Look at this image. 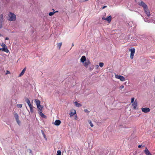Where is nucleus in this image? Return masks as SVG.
<instances>
[{"instance_id":"9b49d317","label":"nucleus","mask_w":155,"mask_h":155,"mask_svg":"<svg viewBox=\"0 0 155 155\" xmlns=\"http://www.w3.org/2000/svg\"><path fill=\"white\" fill-rule=\"evenodd\" d=\"M61 123V121L59 120H57L55 121L54 124L56 126H59Z\"/></svg>"},{"instance_id":"f257e3e1","label":"nucleus","mask_w":155,"mask_h":155,"mask_svg":"<svg viewBox=\"0 0 155 155\" xmlns=\"http://www.w3.org/2000/svg\"><path fill=\"white\" fill-rule=\"evenodd\" d=\"M9 18L8 20L10 21H15L16 20V16L13 13L10 12L8 15Z\"/></svg>"},{"instance_id":"2f4dec72","label":"nucleus","mask_w":155,"mask_h":155,"mask_svg":"<svg viewBox=\"0 0 155 155\" xmlns=\"http://www.w3.org/2000/svg\"><path fill=\"white\" fill-rule=\"evenodd\" d=\"M134 97H132V98H131V102L132 103L134 102Z\"/></svg>"},{"instance_id":"cd10ccee","label":"nucleus","mask_w":155,"mask_h":155,"mask_svg":"<svg viewBox=\"0 0 155 155\" xmlns=\"http://www.w3.org/2000/svg\"><path fill=\"white\" fill-rule=\"evenodd\" d=\"M89 122L90 124V125L91 126V127H93L94 126V125H93V124L92 123L91 121V120H89Z\"/></svg>"},{"instance_id":"e433bc0d","label":"nucleus","mask_w":155,"mask_h":155,"mask_svg":"<svg viewBox=\"0 0 155 155\" xmlns=\"http://www.w3.org/2000/svg\"><path fill=\"white\" fill-rule=\"evenodd\" d=\"M141 146H142V145H139L138 146V147L139 148H141Z\"/></svg>"},{"instance_id":"dca6fc26","label":"nucleus","mask_w":155,"mask_h":155,"mask_svg":"<svg viewBox=\"0 0 155 155\" xmlns=\"http://www.w3.org/2000/svg\"><path fill=\"white\" fill-rule=\"evenodd\" d=\"M111 19L112 17L110 15L106 18V20H107L109 23H110L111 21Z\"/></svg>"},{"instance_id":"5701e85b","label":"nucleus","mask_w":155,"mask_h":155,"mask_svg":"<svg viewBox=\"0 0 155 155\" xmlns=\"http://www.w3.org/2000/svg\"><path fill=\"white\" fill-rule=\"evenodd\" d=\"M43 107V106H41V105H40V106H38V107H37V108L38 110H39V111H41L42 110Z\"/></svg>"},{"instance_id":"58836bf2","label":"nucleus","mask_w":155,"mask_h":155,"mask_svg":"<svg viewBox=\"0 0 155 155\" xmlns=\"http://www.w3.org/2000/svg\"><path fill=\"white\" fill-rule=\"evenodd\" d=\"M9 39V38L8 37H6L5 38V40H8Z\"/></svg>"},{"instance_id":"7c9ffc66","label":"nucleus","mask_w":155,"mask_h":155,"mask_svg":"<svg viewBox=\"0 0 155 155\" xmlns=\"http://www.w3.org/2000/svg\"><path fill=\"white\" fill-rule=\"evenodd\" d=\"M1 46L2 47V48H4V47H6V45L5 44L3 43H2V45H1Z\"/></svg>"},{"instance_id":"c85d7f7f","label":"nucleus","mask_w":155,"mask_h":155,"mask_svg":"<svg viewBox=\"0 0 155 155\" xmlns=\"http://www.w3.org/2000/svg\"><path fill=\"white\" fill-rule=\"evenodd\" d=\"M61 152L60 150H58L57 151V155H61Z\"/></svg>"},{"instance_id":"a211bd4d","label":"nucleus","mask_w":155,"mask_h":155,"mask_svg":"<svg viewBox=\"0 0 155 155\" xmlns=\"http://www.w3.org/2000/svg\"><path fill=\"white\" fill-rule=\"evenodd\" d=\"M30 110V111L31 113L32 114L34 113V110L33 109V108H35L33 106L31 105H30L29 106Z\"/></svg>"},{"instance_id":"393cba45","label":"nucleus","mask_w":155,"mask_h":155,"mask_svg":"<svg viewBox=\"0 0 155 155\" xmlns=\"http://www.w3.org/2000/svg\"><path fill=\"white\" fill-rule=\"evenodd\" d=\"M104 65V64L102 62H100L99 63V65L101 67H102Z\"/></svg>"},{"instance_id":"c9c22d12","label":"nucleus","mask_w":155,"mask_h":155,"mask_svg":"<svg viewBox=\"0 0 155 155\" xmlns=\"http://www.w3.org/2000/svg\"><path fill=\"white\" fill-rule=\"evenodd\" d=\"M107 7V6H103L102 7V9H104V8H106Z\"/></svg>"},{"instance_id":"6e6552de","label":"nucleus","mask_w":155,"mask_h":155,"mask_svg":"<svg viewBox=\"0 0 155 155\" xmlns=\"http://www.w3.org/2000/svg\"><path fill=\"white\" fill-rule=\"evenodd\" d=\"M144 12L148 17L150 16V12L148 9L147 6L146 8H143Z\"/></svg>"},{"instance_id":"0eeeda50","label":"nucleus","mask_w":155,"mask_h":155,"mask_svg":"<svg viewBox=\"0 0 155 155\" xmlns=\"http://www.w3.org/2000/svg\"><path fill=\"white\" fill-rule=\"evenodd\" d=\"M91 64V62L89 60H87L84 63V66L86 68H87L88 67V65Z\"/></svg>"},{"instance_id":"20e7f679","label":"nucleus","mask_w":155,"mask_h":155,"mask_svg":"<svg viewBox=\"0 0 155 155\" xmlns=\"http://www.w3.org/2000/svg\"><path fill=\"white\" fill-rule=\"evenodd\" d=\"M115 77L116 78L120 79V80L121 81H124L125 80V78L124 77L121 75H115Z\"/></svg>"},{"instance_id":"f8f14e48","label":"nucleus","mask_w":155,"mask_h":155,"mask_svg":"<svg viewBox=\"0 0 155 155\" xmlns=\"http://www.w3.org/2000/svg\"><path fill=\"white\" fill-rule=\"evenodd\" d=\"M144 152L147 155H152L147 147H146V149L144 150Z\"/></svg>"},{"instance_id":"a19ab883","label":"nucleus","mask_w":155,"mask_h":155,"mask_svg":"<svg viewBox=\"0 0 155 155\" xmlns=\"http://www.w3.org/2000/svg\"><path fill=\"white\" fill-rule=\"evenodd\" d=\"M96 66L97 68H98L99 67V66L97 65H96Z\"/></svg>"},{"instance_id":"f704fd0d","label":"nucleus","mask_w":155,"mask_h":155,"mask_svg":"<svg viewBox=\"0 0 155 155\" xmlns=\"http://www.w3.org/2000/svg\"><path fill=\"white\" fill-rule=\"evenodd\" d=\"M74 116H75V118H74L75 119V120H77L78 118V117H77V114H76L75 115H74Z\"/></svg>"},{"instance_id":"c03bdc74","label":"nucleus","mask_w":155,"mask_h":155,"mask_svg":"<svg viewBox=\"0 0 155 155\" xmlns=\"http://www.w3.org/2000/svg\"><path fill=\"white\" fill-rule=\"evenodd\" d=\"M88 0H85L84 1H88Z\"/></svg>"},{"instance_id":"79ce46f5","label":"nucleus","mask_w":155,"mask_h":155,"mask_svg":"<svg viewBox=\"0 0 155 155\" xmlns=\"http://www.w3.org/2000/svg\"><path fill=\"white\" fill-rule=\"evenodd\" d=\"M55 12V13H56V12H58V11H55V12Z\"/></svg>"},{"instance_id":"f3484780","label":"nucleus","mask_w":155,"mask_h":155,"mask_svg":"<svg viewBox=\"0 0 155 155\" xmlns=\"http://www.w3.org/2000/svg\"><path fill=\"white\" fill-rule=\"evenodd\" d=\"M86 61V60L85 56H83L81 59V61L82 63H84Z\"/></svg>"},{"instance_id":"7ed1b4c3","label":"nucleus","mask_w":155,"mask_h":155,"mask_svg":"<svg viewBox=\"0 0 155 155\" xmlns=\"http://www.w3.org/2000/svg\"><path fill=\"white\" fill-rule=\"evenodd\" d=\"M14 114L17 123L19 125L20 123V121L19 120V117L18 114L16 113H14Z\"/></svg>"},{"instance_id":"4c0bfd02","label":"nucleus","mask_w":155,"mask_h":155,"mask_svg":"<svg viewBox=\"0 0 155 155\" xmlns=\"http://www.w3.org/2000/svg\"><path fill=\"white\" fill-rule=\"evenodd\" d=\"M106 18H104V17H103V18H102V20H106Z\"/></svg>"},{"instance_id":"423d86ee","label":"nucleus","mask_w":155,"mask_h":155,"mask_svg":"<svg viewBox=\"0 0 155 155\" xmlns=\"http://www.w3.org/2000/svg\"><path fill=\"white\" fill-rule=\"evenodd\" d=\"M138 4L140 6H142L143 8H145L147 6V5L142 1H141L140 2H138Z\"/></svg>"},{"instance_id":"37998d69","label":"nucleus","mask_w":155,"mask_h":155,"mask_svg":"<svg viewBox=\"0 0 155 155\" xmlns=\"http://www.w3.org/2000/svg\"><path fill=\"white\" fill-rule=\"evenodd\" d=\"M2 48H0V51L1 50H2Z\"/></svg>"},{"instance_id":"4468645a","label":"nucleus","mask_w":155,"mask_h":155,"mask_svg":"<svg viewBox=\"0 0 155 155\" xmlns=\"http://www.w3.org/2000/svg\"><path fill=\"white\" fill-rule=\"evenodd\" d=\"M132 104V106H133L134 108V109H136V107L137 106V101L136 100H135V101Z\"/></svg>"},{"instance_id":"f03ea898","label":"nucleus","mask_w":155,"mask_h":155,"mask_svg":"<svg viewBox=\"0 0 155 155\" xmlns=\"http://www.w3.org/2000/svg\"><path fill=\"white\" fill-rule=\"evenodd\" d=\"M135 51V49L134 48H132L129 49V51H131L130 58L131 59H133L134 58Z\"/></svg>"},{"instance_id":"39448f33","label":"nucleus","mask_w":155,"mask_h":155,"mask_svg":"<svg viewBox=\"0 0 155 155\" xmlns=\"http://www.w3.org/2000/svg\"><path fill=\"white\" fill-rule=\"evenodd\" d=\"M141 110L143 112L147 113L150 111V109L148 107H143L141 108Z\"/></svg>"},{"instance_id":"72a5a7b5","label":"nucleus","mask_w":155,"mask_h":155,"mask_svg":"<svg viewBox=\"0 0 155 155\" xmlns=\"http://www.w3.org/2000/svg\"><path fill=\"white\" fill-rule=\"evenodd\" d=\"M84 111L85 112H88V113L89 112V111H88V110L87 109H85L84 110Z\"/></svg>"},{"instance_id":"a18cd8bd","label":"nucleus","mask_w":155,"mask_h":155,"mask_svg":"<svg viewBox=\"0 0 155 155\" xmlns=\"http://www.w3.org/2000/svg\"><path fill=\"white\" fill-rule=\"evenodd\" d=\"M155 79H154V82H155Z\"/></svg>"},{"instance_id":"412c9836","label":"nucleus","mask_w":155,"mask_h":155,"mask_svg":"<svg viewBox=\"0 0 155 155\" xmlns=\"http://www.w3.org/2000/svg\"><path fill=\"white\" fill-rule=\"evenodd\" d=\"M25 101L28 104V106H29L30 105H31L30 103L29 100L28 98H26L25 99Z\"/></svg>"},{"instance_id":"c756f323","label":"nucleus","mask_w":155,"mask_h":155,"mask_svg":"<svg viewBox=\"0 0 155 155\" xmlns=\"http://www.w3.org/2000/svg\"><path fill=\"white\" fill-rule=\"evenodd\" d=\"M55 13V12H50L49 13V16H52Z\"/></svg>"},{"instance_id":"a878e982","label":"nucleus","mask_w":155,"mask_h":155,"mask_svg":"<svg viewBox=\"0 0 155 155\" xmlns=\"http://www.w3.org/2000/svg\"><path fill=\"white\" fill-rule=\"evenodd\" d=\"M17 106L18 108H21L22 107V104H18Z\"/></svg>"},{"instance_id":"6ab92c4d","label":"nucleus","mask_w":155,"mask_h":155,"mask_svg":"<svg viewBox=\"0 0 155 155\" xmlns=\"http://www.w3.org/2000/svg\"><path fill=\"white\" fill-rule=\"evenodd\" d=\"M25 71H26V68H25L22 70L21 72L19 74V75L18 77H21V76H22L24 74Z\"/></svg>"},{"instance_id":"9d476101","label":"nucleus","mask_w":155,"mask_h":155,"mask_svg":"<svg viewBox=\"0 0 155 155\" xmlns=\"http://www.w3.org/2000/svg\"><path fill=\"white\" fill-rule=\"evenodd\" d=\"M3 16L2 14L0 15V28L2 27V22L3 21Z\"/></svg>"},{"instance_id":"ea45409f","label":"nucleus","mask_w":155,"mask_h":155,"mask_svg":"<svg viewBox=\"0 0 155 155\" xmlns=\"http://www.w3.org/2000/svg\"><path fill=\"white\" fill-rule=\"evenodd\" d=\"M121 88H123L124 87V86H121Z\"/></svg>"},{"instance_id":"473e14b6","label":"nucleus","mask_w":155,"mask_h":155,"mask_svg":"<svg viewBox=\"0 0 155 155\" xmlns=\"http://www.w3.org/2000/svg\"><path fill=\"white\" fill-rule=\"evenodd\" d=\"M10 74V71H8V70H7L6 71V73L5 74L6 75H7L8 74Z\"/></svg>"},{"instance_id":"4be33fe9","label":"nucleus","mask_w":155,"mask_h":155,"mask_svg":"<svg viewBox=\"0 0 155 155\" xmlns=\"http://www.w3.org/2000/svg\"><path fill=\"white\" fill-rule=\"evenodd\" d=\"M74 104L76 106L78 107H81L82 105L78 103L77 102L75 101L74 102Z\"/></svg>"},{"instance_id":"1a4fd4ad","label":"nucleus","mask_w":155,"mask_h":155,"mask_svg":"<svg viewBox=\"0 0 155 155\" xmlns=\"http://www.w3.org/2000/svg\"><path fill=\"white\" fill-rule=\"evenodd\" d=\"M76 114V110L74 109H72L71 110L70 113L69 114V115L70 117H71L74 115H75Z\"/></svg>"},{"instance_id":"b1692460","label":"nucleus","mask_w":155,"mask_h":155,"mask_svg":"<svg viewBox=\"0 0 155 155\" xmlns=\"http://www.w3.org/2000/svg\"><path fill=\"white\" fill-rule=\"evenodd\" d=\"M62 43H59L57 44V47L58 48V49L59 50L61 48V47L62 45Z\"/></svg>"},{"instance_id":"bb28decb","label":"nucleus","mask_w":155,"mask_h":155,"mask_svg":"<svg viewBox=\"0 0 155 155\" xmlns=\"http://www.w3.org/2000/svg\"><path fill=\"white\" fill-rule=\"evenodd\" d=\"M42 134H43V136H44V138H45V139L46 140H47V139L46 138V135H45V134L44 132L42 131Z\"/></svg>"},{"instance_id":"aec40b11","label":"nucleus","mask_w":155,"mask_h":155,"mask_svg":"<svg viewBox=\"0 0 155 155\" xmlns=\"http://www.w3.org/2000/svg\"><path fill=\"white\" fill-rule=\"evenodd\" d=\"M2 51H4L7 53H8L9 52V51L7 48V47L4 48H2Z\"/></svg>"},{"instance_id":"ddd939ff","label":"nucleus","mask_w":155,"mask_h":155,"mask_svg":"<svg viewBox=\"0 0 155 155\" xmlns=\"http://www.w3.org/2000/svg\"><path fill=\"white\" fill-rule=\"evenodd\" d=\"M38 113L42 117L44 118H47V116L45 115L41 111H39V110H38Z\"/></svg>"},{"instance_id":"2eb2a0df","label":"nucleus","mask_w":155,"mask_h":155,"mask_svg":"<svg viewBox=\"0 0 155 155\" xmlns=\"http://www.w3.org/2000/svg\"><path fill=\"white\" fill-rule=\"evenodd\" d=\"M35 102L37 105V107H38V106L40 105V101L38 99H35Z\"/></svg>"}]
</instances>
